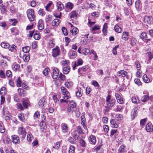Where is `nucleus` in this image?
Masks as SVG:
<instances>
[{
  "label": "nucleus",
  "mask_w": 153,
  "mask_h": 153,
  "mask_svg": "<svg viewBox=\"0 0 153 153\" xmlns=\"http://www.w3.org/2000/svg\"><path fill=\"white\" fill-rule=\"evenodd\" d=\"M73 84V83L72 82H67L65 83V86L68 88L71 87Z\"/></svg>",
  "instance_id": "obj_56"
},
{
  "label": "nucleus",
  "mask_w": 153,
  "mask_h": 153,
  "mask_svg": "<svg viewBox=\"0 0 153 153\" xmlns=\"http://www.w3.org/2000/svg\"><path fill=\"white\" fill-rule=\"evenodd\" d=\"M135 7L138 11H140L142 8V4L140 0H137L135 3Z\"/></svg>",
  "instance_id": "obj_12"
},
{
  "label": "nucleus",
  "mask_w": 153,
  "mask_h": 153,
  "mask_svg": "<svg viewBox=\"0 0 153 153\" xmlns=\"http://www.w3.org/2000/svg\"><path fill=\"white\" fill-rule=\"evenodd\" d=\"M68 55L70 59H73L75 58L77 56V53L73 50H70L68 52Z\"/></svg>",
  "instance_id": "obj_8"
},
{
  "label": "nucleus",
  "mask_w": 153,
  "mask_h": 153,
  "mask_svg": "<svg viewBox=\"0 0 153 153\" xmlns=\"http://www.w3.org/2000/svg\"><path fill=\"white\" fill-rule=\"evenodd\" d=\"M126 147L123 146H121L118 150V153H124L125 151Z\"/></svg>",
  "instance_id": "obj_40"
},
{
  "label": "nucleus",
  "mask_w": 153,
  "mask_h": 153,
  "mask_svg": "<svg viewBox=\"0 0 153 153\" xmlns=\"http://www.w3.org/2000/svg\"><path fill=\"white\" fill-rule=\"evenodd\" d=\"M18 92L19 95L25 96V91L22 88H19L18 89Z\"/></svg>",
  "instance_id": "obj_30"
},
{
  "label": "nucleus",
  "mask_w": 153,
  "mask_h": 153,
  "mask_svg": "<svg viewBox=\"0 0 153 153\" xmlns=\"http://www.w3.org/2000/svg\"><path fill=\"white\" fill-rule=\"evenodd\" d=\"M147 118H145L142 119L140 120V124L141 127L143 128L144 126L145 125L146 121Z\"/></svg>",
  "instance_id": "obj_38"
},
{
  "label": "nucleus",
  "mask_w": 153,
  "mask_h": 153,
  "mask_svg": "<svg viewBox=\"0 0 153 153\" xmlns=\"http://www.w3.org/2000/svg\"><path fill=\"white\" fill-rule=\"evenodd\" d=\"M137 42V40L134 38L131 37L130 39V44L133 47L135 46Z\"/></svg>",
  "instance_id": "obj_26"
},
{
  "label": "nucleus",
  "mask_w": 153,
  "mask_h": 153,
  "mask_svg": "<svg viewBox=\"0 0 153 153\" xmlns=\"http://www.w3.org/2000/svg\"><path fill=\"white\" fill-rule=\"evenodd\" d=\"M60 22V20L59 19H55L53 20L52 24L53 26H58Z\"/></svg>",
  "instance_id": "obj_29"
},
{
  "label": "nucleus",
  "mask_w": 153,
  "mask_h": 153,
  "mask_svg": "<svg viewBox=\"0 0 153 153\" xmlns=\"http://www.w3.org/2000/svg\"><path fill=\"white\" fill-rule=\"evenodd\" d=\"M11 138L12 142L15 144L19 143L20 142V140L18 136L16 135H13L11 136Z\"/></svg>",
  "instance_id": "obj_10"
},
{
  "label": "nucleus",
  "mask_w": 153,
  "mask_h": 153,
  "mask_svg": "<svg viewBox=\"0 0 153 153\" xmlns=\"http://www.w3.org/2000/svg\"><path fill=\"white\" fill-rule=\"evenodd\" d=\"M5 129L3 125L0 123V132L2 133L5 132Z\"/></svg>",
  "instance_id": "obj_59"
},
{
  "label": "nucleus",
  "mask_w": 153,
  "mask_h": 153,
  "mask_svg": "<svg viewBox=\"0 0 153 153\" xmlns=\"http://www.w3.org/2000/svg\"><path fill=\"white\" fill-rule=\"evenodd\" d=\"M39 33L38 31H36L34 34L33 37L36 40H38L40 38V36L39 35Z\"/></svg>",
  "instance_id": "obj_45"
},
{
  "label": "nucleus",
  "mask_w": 153,
  "mask_h": 153,
  "mask_svg": "<svg viewBox=\"0 0 153 153\" xmlns=\"http://www.w3.org/2000/svg\"><path fill=\"white\" fill-rule=\"evenodd\" d=\"M89 68V66L88 65H86L82 68H79L78 71L79 72H85Z\"/></svg>",
  "instance_id": "obj_31"
},
{
  "label": "nucleus",
  "mask_w": 153,
  "mask_h": 153,
  "mask_svg": "<svg viewBox=\"0 0 153 153\" xmlns=\"http://www.w3.org/2000/svg\"><path fill=\"white\" fill-rule=\"evenodd\" d=\"M18 133L21 138L23 140L25 137L26 132L25 128L23 126L19 127L18 130Z\"/></svg>",
  "instance_id": "obj_2"
},
{
  "label": "nucleus",
  "mask_w": 153,
  "mask_h": 153,
  "mask_svg": "<svg viewBox=\"0 0 153 153\" xmlns=\"http://www.w3.org/2000/svg\"><path fill=\"white\" fill-rule=\"evenodd\" d=\"M30 48L29 46H26L22 48V50L24 52L27 53L30 51Z\"/></svg>",
  "instance_id": "obj_44"
},
{
  "label": "nucleus",
  "mask_w": 153,
  "mask_h": 153,
  "mask_svg": "<svg viewBox=\"0 0 153 153\" xmlns=\"http://www.w3.org/2000/svg\"><path fill=\"white\" fill-rule=\"evenodd\" d=\"M143 79L144 81L146 83H148L150 81V79L147 77L146 75H143Z\"/></svg>",
  "instance_id": "obj_50"
},
{
  "label": "nucleus",
  "mask_w": 153,
  "mask_h": 153,
  "mask_svg": "<svg viewBox=\"0 0 153 153\" xmlns=\"http://www.w3.org/2000/svg\"><path fill=\"white\" fill-rule=\"evenodd\" d=\"M16 86L18 87H20L21 86L22 81L20 79V78L19 77L18 78L17 80L16 81Z\"/></svg>",
  "instance_id": "obj_47"
},
{
  "label": "nucleus",
  "mask_w": 153,
  "mask_h": 153,
  "mask_svg": "<svg viewBox=\"0 0 153 153\" xmlns=\"http://www.w3.org/2000/svg\"><path fill=\"white\" fill-rule=\"evenodd\" d=\"M59 78L62 81H64L65 79V76L62 74V73H60L59 76Z\"/></svg>",
  "instance_id": "obj_64"
},
{
  "label": "nucleus",
  "mask_w": 153,
  "mask_h": 153,
  "mask_svg": "<svg viewBox=\"0 0 153 153\" xmlns=\"http://www.w3.org/2000/svg\"><path fill=\"white\" fill-rule=\"evenodd\" d=\"M132 102L134 103H137L139 102V100L138 97L136 96H133L131 98Z\"/></svg>",
  "instance_id": "obj_34"
},
{
  "label": "nucleus",
  "mask_w": 153,
  "mask_h": 153,
  "mask_svg": "<svg viewBox=\"0 0 153 153\" xmlns=\"http://www.w3.org/2000/svg\"><path fill=\"white\" fill-rule=\"evenodd\" d=\"M82 91L80 88L79 87L77 88V91L76 92V95L77 97H80L82 96Z\"/></svg>",
  "instance_id": "obj_27"
},
{
  "label": "nucleus",
  "mask_w": 153,
  "mask_h": 153,
  "mask_svg": "<svg viewBox=\"0 0 153 153\" xmlns=\"http://www.w3.org/2000/svg\"><path fill=\"white\" fill-rule=\"evenodd\" d=\"M33 139V137L31 134H28L27 135V140L29 142H31Z\"/></svg>",
  "instance_id": "obj_57"
},
{
  "label": "nucleus",
  "mask_w": 153,
  "mask_h": 153,
  "mask_svg": "<svg viewBox=\"0 0 153 153\" xmlns=\"http://www.w3.org/2000/svg\"><path fill=\"white\" fill-rule=\"evenodd\" d=\"M6 92V88L4 87H3L1 88L0 91V93L1 95H3L5 94Z\"/></svg>",
  "instance_id": "obj_55"
},
{
  "label": "nucleus",
  "mask_w": 153,
  "mask_h": 153,
  "mask_svg": "<svg viewBox=\"0 0 153 153\" xmlns=\"http://www.w3.org/2000/svg\"><path fill=\"white\" fill-rule=\"evenodd\" d=\"M89 143L91 144L94 145L96 142V137L94 135H91L88 138Z\"/></svg>",
  "instance_id": "obj_11"
},
{
  "label": "nucleus",
  "mask_w": 153,
  "mask_h": 153,
  "mask_svg": "<svg viewBox=\"0 0 153 153\" xmlns=\"http://www.w3.org/2000/svg\"><path fill=\"white\" fill-rule=\"evenodd\" d=\"M70 71V68L68 66L64 67L63 70V73L65 74H68Z\"/></svg>",
  "instance_id": "obj_33"
},
{
  "label": "nucleus",
  "mask_w": 153,
  "mask_h": 153,
  "mask_svg": "<svg viewBox=\"0 0 153 153\" xmlns=\"http://www.w3.org/2000/svg\"><path fill=\"white\" fill-rule=\"evenodd\" d=\"M9 22L11 23V25L13 26H15L18 23L17 20L14 19H9Z\"/></svg>",
  "instance_id": "obj_37"
},
{
  "label": "nucleus",
  "mask_w": 153,
  "mask_h": 153,
  "mask_svg": "<svg viewBox=\"0 0 153 153\" xmlns=\"http://www.w3.org/2000/svg\"><path fill=\"white\" fill-rule=\"evenodd\" d=\"M27 14L30 21H33L34 20L35 16L34 14V11L33 10L30 9H28L27 11Z\"/></svg>",
  "instance_id": "obj_1"
},
{
  "label": "nucleus",
  "mask_w": 153,
  "mask_h": 153,
  "mask_svg": "<svg viewBox=\"0 0 153 153\" xmlns=\"http://www.w3.org/2000/svg\"><path fill=\"white\" fill-rule=\"evenodd\" d=\"M11 32L13 33V35H17L18 34V32L16 28L13 27L10 29Z\"/></svg>",
  "instance_id": "obj_54"
},
{
  "label": "nucleus",
  "mask_w": 153,
  "mask_h": 153,
  "mask_svg": "<svg viewBox=\"0 0 153 153\" xmlns=\"http://www.w3.org/2000/svg\"><path fill=\"white\" fill-rule=\"evenodd\" d=\"M60 142H58L56 143H54V146L53 147V148L58 149L60 146Z\"/></svg>",
  "instance_id": "obj_60"
},
{
  "label": "nucleus",
  "mask_w": 153,
  "mask_h": 153,
  "mask_svg": "<svg viewBox=\"0 0 153 153\" xmlns=\"http://www.w3.org/2000/svg\"><path fill=\"white\" fill-rule=\"evenodd\" d=\"M17 47L14 45H11V47L9 45V47L8 48L9 50L12 52H15L16 51V48Z\"/></svg>",
  "instance_id": "obj_39"
},
{
  "label": "nucleus",
  "mask_w": 153,
  "mask_h": 153,
  "mask_svg": "<svg viewBox=\"0 0 153 153\" xmlns=\"http://www.w3.org/2000/svg\"><path fill=\"white\" fill-rule=\"evenodd\" d=\"M23 102V105L24 108H26L30 105V102L27 98H24Z\"/></svg>",
  "instance_id": "obj_16"
},
{
  "label": "nucleus",
  "mask_w": 153,
  "mask_h": 153,
  "mask_svg": "<svg viewBox=\"0 0 153 153\" xmlns=\"http://www.w3.org/2000/svg\"><path fill=\"white\" fill-rule=\"evenodd\" d=\"M115 118L117 121L121 120L123 118L122 115L120 114H116L115 115Z\"/></svg>",
  "instance_id": "obj_53"
},
{
  "label": "nucleus",
  "mask_w": 153,
  "mask_h": 153,
  "mask_svg": "<svg viewBox=\"0 0 153 153\" xmlns=\"http://www.w3.org/2000/svg\"><path fill=\"white\" fill-rule=\"evenodd\" d=\"M49 69L48 68H46L43 71V74L45 76L47 75L49 73Z\"/></svg>",
  "instance_id": "obj_62"
},
{
  "label": "nucleus",
  "mask_w": 153,
  "mask_h": 153,
  "mask_svg": "<svg viewBox=\"0 0 153 153\" xmlns=\"http://www.w3.org/2000/svg\"><path fill=\"white\" fill-rule=\"evenodd\" d=\"M62 31L65 36H66L68 35V32L66 28L65 27H62Z\"/></svg>",
  "instance_id": "obj_61"
},
{
  "label": "nucleus",
  "mask_w": 153,
  "mask_h": 153,
  "mask_svg": "<svg viewBox=\"0 0 153 153\" xmlns=\"http://www.w3.org/2000/svg\"><path fill=\"white\" fill-rule=\"evenodd\" d=\"M146 129L148 132L152 131L153 130V126L152 124L149 122L146 125Z\"/></svg>",
  "instance_id": "obj_9"
},
{
  "label": "nucleus",
  "mask_w": 153,
  "mask_h": 153,
  "mask_svg": "<svg viewBox=\"0 0 153 153\" xmlns=\"http://www.w3.org/2000/svg\"><path fill=\"white\" fill-rule=\"evenodd\" d=\"M114 30L116 32L118 33H120L121 31V29L117 25H116L114 27Z\"/></svg>",
  "instance_id": "obj_48"
},
{
  "label": "nucleus",
  "mask_w": 153,
  "mask_h": 153,
  "mask_svg": "<svg viewBox=\"0 0 153 153\" xmlns=\"http://www.w3.org/2000/svg\"><path fill=\"white\" fill-rule=\"evenodd\" d=\"M62 132L64 134L68 133V132L67 125L65 123H62L61 125Z\"/></svg>",
  "instance_id": "obj_6"
},
{
  "label": "nucleus",
  "mask_w": 153,
  "mask_h": 153,
  "mask_svg": "<svg viewBox=\"0 0 153 153\" xmlns=\"http://www.w3.org/2000/svg\"><path fill=\"white\" fill-rule=\"evenodd\" d=\"M127 74V72L124 70H120L117 73V75L122 77H125Z\"/></svg>",
  "instance_id": "obj_21"
},
{
  "label": "nucleus",
  "mask_w": 153,
  "mask_h": 153,
  "mask_svg": "<svg viewBox=\"0 0 153 153\" xmlns=\"http://www.w3.org/2000/svg\"><path fill=\"white\" fill-rule=\"evenodd\" d=\"M75 148L73 146H70L68 150V153H75Z\"/></svg>",
  "instance_id": "obj_41"
},
{
  "label": "nucleus",
  "mask_w": 153,
  "mask_h": 153,
  "mask_svg": "<svg viewBox=\"0 0 153 153\" xmlns=\"http://www.w3.org/2000/svg\"><path fill=\"white\" fill-rule=\"evenodd\" d=\"M23 59L24 61L27 62L30 59V56L28 55L25 54L23 56Z\"/></svg>",
  "instance_id": "obj_52"
},
{
  "label": "nucleus",
  "mask_w": 153,
  "mask_h": 153,
  "mask_svg": "<svg viewBox=\"0 0 153 153\" xmlns=\"http://www.w3.org/2000/svg\"><path fill=\"white\" fill-rule=\"evenodd\" d=\"M149 99V96L147 95H144L141 98V101L144 102H146Z\"/></svg>",
  "instance_id": "obj_42"
},
{
  "label": "nucleus",
  "mask_w": 153,
  "mask_h": 153,
  "mask_svg": "<svg viewBox=\"0 0 153 153\" xmlns=\"http://www.w3.org/2000/svg\"><path fill=\"white\" fill-rule=\"evenodd\" d=\"M70 32L73 35H75L78 32V30L77 28L74 27L72 30H70Z\"/></svg>",
  "instance_id": "obj_43"
},
{
  "label": "nucleus",
  "mask_w": 153,
  "mask_h": 153,
  "mask_svg": "<svg viewBox=\"0 0 153 153\" xmlns=\"http://www.w3.org/2000/svg\"><path fill=\"white\" fill-rule=\"evenodd\" d=\"M115 96L118 102L120 104H122L123 101L120 95L117 93H116Z\"/></svg>",
  "instance_id": "obj_18"
},
{
  "label": "nucleus",
  "mask_w": 153,
  "mask_h": 153,
  "mask_svg": "<svg viewBox=\"0 0 153 153\" xmlns=\"http://www.w3.org/2000/svg\"><path fill=\"white\" fill-rule=\"evenodd\" d=\"M89 54L91 55V59L96 60L98 58L96 52L93 49L91 50Z\"/></svg>",
  "instance_id": "obj_5"
},
{
  "label": "nucleus",
  "mask_w": 153,
  "mask_h": 153,
  "mask_svg": "<svg viewBox=\"0 0 153 153\" xmlns=\"http://www.w3.org/2000/svg\"><path fill=\"white\" fill-rule=\"evenodd\" d=\"M82 53L86 55L88 54L89 53H90V50L88 48H85L82 50Z\"/></svg>",
  "instance_id": "obj_46"
},
{
  "label": "nucleus",
  "mask_w": 153,
  "mask_h": 153,
  "mask_svg": "<svg viewBox=\"0 0 153 153\" xmlns=\"http://www.w3.org/2000/svg\"><path fill=\"white\" fill-rule=\"evenodd\" d=\"M65 6L68 10H71L74 7V4L71 2H68L65 4Z\"/></svg>",
  "instance_id": "obj_24"
},
{
  "label": "nucleus",
  "mask_w": 153,
  "mask_h": 153,
  "mask_svg": "<svg viewBox=\"0 0 153 153\" xmlns=\"http://www.w3.org/2000/svg\"><path fill=\"white\" fill-rule=\"evenodd\" d=\"M153 18L152 16H146L144 18V22L148 24H152L153 22Z\"/></svg>",
  "instance_id": "obj_7"
},
{
  "label": "nucleus",
  "mask_w": 153,
  "mask_h": 153,
  "mask_svg": "<svg viewBox=\"0 0 153 153\" xmlns=\"http://www.w3.org/2000/svg\"><path fill=\"white\" fill-rule=\"evenodd\" d=\"M75 66H73V68L74 69H75V68L76 66H77L78 65H82L83 63V61L82 59H80L78 60L77 64L76 62H75Z\"/></svg>",
  "instance_id": "obj_35"
},
{
  "label": "nucleus",
  "mask_w": 153,
  "mask_h": 153,
  "mask_svg": "<svg viewBox=\"0 0 153 153\" xmlns=\"http://www.w3.org/2000/svg\"><path fill=\"white\" fill-rule=\"evenodd\" d=\"M53 74L52 77L54 79H56L57 78L59 74V71L57 68H54L53 70Z\"/></svg>",
  "instance_id": "obj_15"
},
{
  "label": "nucleus",
  "mask_w": 153,
  "mask_h": 153,
  "mask_svg": "<svg viewBox=\"0 0 153 153\" xmlns=\"http://www.w3.org/2000/svg\"><path fill=\"white\" fill-rule=\"evenodd\" d=\"M129 36V35L128 32H124L122 34V38L123 40L126 41L128 40Z\"/></svg>",
  "instance_id": "obj_17"
},
{
  "label": "nucleus",
  "mask_w": 153,
  "mask_h": 153,
  "mask_svg": "<svg viewBox=\"0 0 153 153\" xmlns=\"http://www.w3.org/2000/svg\"><path fill=\"white\" fill-rule=\"evenodd\" d=\"M71 134L75 140H78L79 136V134L76 131H74L71 133Z\"/></svg>",
  "instance_id": "obj_22"
},
{
  "label": "nucleus",
  "mask_w": 153,
  "mask_h": 153,
  "mask_svg": "<svg viewBox=\"0 0 153 153\" xmlns=\"http://www.w3.org/2000/svg\"><path fill=\"white\" fill-rule=\"evenodd\" d=\"M45 100V98L43 97L40 100V101L38 102V104L40 107L42 108L44 106Z\"/></svg>",
  "instance_id": "obj_28"
},
{
  "label": "nucleus",
  "mask_w": 153,
  "mask_h": 153,
  "mask_svg": "<svg viewBox=\"0 0 153 153\" xmlns=\"http://www.w3.org/2000/svg\"><path fill=\"white\" fill-rule=\"evenodd\" d=\"M18 117L20 120L24 122L25 120V118L24 117V114L22 113L20 114L18 116Z\"/></svg>",
  "instance_id": "obj_51"
},
{
  "label": "nucleus",
  "mask_w": 153,
  "mask_h": 153,
  "mask_svg": "<svg viewBox=\"0 0 153 153\" xmlns=\"http://www.w3.org/2000/svg\"><path fill=\"white\" fill-rule=\"evenodd\" d=\"M60 53L59 48L56 46V48L52 49V56L53 57H56L60 55Z\"/></svg>",
  "instance_id": "obj_4"
},
{
  "label": "nucleus",
  "mask_w": 153,
  "mask_h": 153,
  "mask_svg": "<svg viewBox=\"0 0 153 153\" xmlns=\"http://www.w3.org/2000/svg\"><path fill=\"white\" fill-rule=\"evenodd\" d=\"M61 91L62 95H64L63 98L65 99H68L70 98V93L67 89L64 87L61 86Z\"/></svg>",
  "instance_id": "obj_3"
},
{
  "label": "nucleus",
  "mask_w": 153,
  "mask_h": 153,
  "mask_svg": "<svg viewBox=\"0 0 153 153\" xmlns=\"http://www.w3.org/2000/svg\"><path fill=\"white\" fill-rule=\"evenodd\" d=\"M0 77L2 78L5 79L6 78L4 71L3 70H1L0 71Z\"/></svg>",
  "instance_id": "obj_58"
},
{
  "label": "nucleus",
  "mask_w": 153,
  "mask_h": 153,
  "mask_svg": "<svg viewBox=\"0 0 153 153\" xmlns=\"http://www.w3.org/2000/svg\"><path fill=\"white\" fill-rule=\"evenodd\" d=\"M38 27L39 30H42L44 29V24L42 20L40 19L39 21Z\"/></svg>",
  "instance_id": "obj_14"
},
{
  "label": "nucleus",
  "mask_w": 153,
  "mask_h": 153,
  "mask_svg": "<svg viewBox=\"0 0 153 153\" xmlns=\"http://www.w3.org/2000/svg\"><path fill=\"white\" fill-rule=\"evenodd\" d=\"M137 108L135 107L132 110L131 114V118L132 120H133L137 116Z\"/></svg>",
  "instance_id": "obj_13"
},
{
  "label": "nucleus",
  "mask_w": 153,
  "mask_h": 153,
  "mask_svg": "<svg viewBox=\"0 0 153 153\" xmlns=\"http://www.w3.org/2000/svg\"><path fill=\"white\" fill-rule=\"evenodd\" d=\"M12 68L13 70L16 71L19 70L20 65L18 64H13L12 65Z\"/></svg>",
  "instance_id": "obj_32"
},
{
  "label": "nucleus",
  "mask_w": 153,
  "mask_h": 153,
  "mask_svg": "<svg viewBox=\"0 0 153 153\" xmlns=\"http://www.w3.org/2000/svg\"><path fill=\"white\" fill-rule=\"evenodd\" d=\"M110 123L111 127L114 128H117L118 127V125L116 123L114 119H111L110 120Z\"/></svg>",
  "instance_id": "obj_20"
},
{
  "label": "nucleus",
  "mask_w": 153,
  "mask_h": 153,
  "mask_svg": "<svg viewBox=\"0 0 153 153\" xmlns=\"http://www.w3.org/2000/svg\"><path fill=\"white\" fill-rule=\"evenodd\" d=\"M115 103V99H112L108 101V102L106 103V105L108 106L111 107L113 106Z\"/></svg>",
  "instance_id": "obj_23"
},
{
  "label": "nucleus",
  "mask_w": 153,
  "mask_h": 153,
  "mask_svg": "<svg viewBox=\"0 0 153 153\" xmlns=\"http://www.w3.org/2000/svg\"><path fill=\"white\" fill-rule=\"evenodd\" d=\"M77 17V14L75 11H72L70 13V18H76Z\"/></svg>",
  "instance_id": "obj_36"
},
{
  "label": "nucleus",
  "mask_w": 153,
  "mask_h": 153,
  "mask_svg": "<svg viewBox=\"0 0 153 153\" xmlns=\"http://www.w3.org/2000/svg\"><path fill=\"white\" fill-rule=\"evenodd\" d=\"M1 47L4 48H8L9 47V44L8 43H5L4 42H2L1 44Z\"/></svg>",
  "instance_id": "obj_49"
},
{
  "label": "nucleus",
  "mask_w": 153,
  "mask_h": 153,
  "mask_svg": "<svg viewBox=\"0 0 153 153\" xmlns=\"http://www.w3.org/2000/svg\"><path fill=\"white\" fill-rule=\"evenodd\" d=\"M39 14L41 16H43L45 15V11H44L42 9L40 8L39 11Z\"/></svg>",
  "instance_id": "obj_63"
},
{
  "label": "nucleus",
  "mask_w": 153,
  "mask_h": 153,
  "mask_svg": "<svg viewBox=\"0 0 153 153\" xmlns=\"http://www.w3.org/2000/svg\"><path fill=\"white\" fill-rule=\"evenodd\" d=\"M81 122L84 128L85 129H86L87 126L85 124V118L84 116H81Z\"/></svg>",
  "instance_id": "obj_19"
},
{
  "label": "nucleus",
  "mask_w": 153,
  "mask_h": 153,
  "mask_svg": "<svg viewBox=\"0 0 153 153\" xmlns=\"http://www.w3.org/2000/svg\"><path fill=\"white\" fill-rule=\"evenodd\" d=\"M56 6L57 7V10L59 11H61L64 8L63 4L60 1L57 2Z\"/></svg>",
  "instance_id": "obj_25"
}]
</instances>
